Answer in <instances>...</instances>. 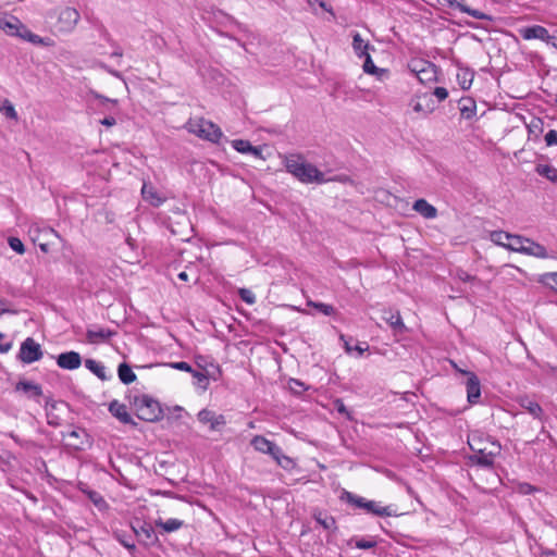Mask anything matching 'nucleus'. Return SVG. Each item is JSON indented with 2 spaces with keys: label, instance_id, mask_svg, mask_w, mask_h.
Segmentation results:
<instances>
[{
  "label": "nucleus",
  "instance_id": "43",
  "mask_svg": "<svg viewBox=\"0 0 557 557\" xmlns=\"http://www.w3.org/2000/svg\"><path fill=\"white\" fill-rule=\"evenodd\" d=\"M8 244L12 250L17 252L18 255H23L25 252V246L23 242L18 237L11 236L8 238Z\"/></svg>",
  "mask_w": 557,
  "mask_h": 557
},
{
  "label": "nucleus",
  "instance_id": "45",
  "mask_svg": "<svg viewBox=\"0 0 557 557\" xmlns=\"http://www.w3.org/2000/svg\"><path fill=\"white\" fill-rule=\"evenodd\" d=\"M238 296L247 305H253L256 302L255 294L248 288H239Z\"/></svg>",
  "mask_w": 557,
  "mask_h": 557
},
{
  "label": "nucleus",
  "instance_id": "26",
  "mask_svg": "<svg viewBox=\"0 0 557 557\" xmlns=\"http://www.w3.org/2000/svg\"><path fill=\"white\" fill-rule=\"evenodd\" d=\"M154 525L161 529L159 531L160 534L172 533L180 530L184 525V521L176 518H171L166 521H163L161 518H159L154 521Z\"/></svg>",
  "mask_w": 557,
  "mask_h": 557
},
{
  "label": "nucleus",
  "instance_id": "16",
  "mask_svg": "<svg viewBox=\"0 0 557 557\" xmlns=\"http://www.w3.org/2000/svg\"><path fill=\"white\" fill-rule=\"evenodd\" d=\"M5 32L9 36H15L23 40L26 39L25 32H29L26 25H24L16 16L10 15L9 20L3 24Z\"/></svg>",
  "mask_w": 557,
  "mask_h": 557
},
{
  "label": "nucleus",
  "instance_id": "19",
  "mask_svg": "<svg viewBox=\"0 0 557 557\" xmlns=\"http://www.w3.org/2000/svg\"><path fill=\"white\" fill-rule=\"evenodd\" d=\"M517 403L519 404L520 407L525 409L534 419L542 420L544 411L537 401L531 399L527 395H523L517 398Z\"/></svg>",
  "mask_w": 557,
  "mask_h": 557
},
{
  "label": "nucleus",
  "instance_id": "13",
  "mask_svg": "<svg viewBox=\"0 0 557 557\" xmlns=\"http://www.w3.org/2000/svg\"><path fill=\"white\" fill-rule=\"evenodd\" d=\"M109 412L121 423L132 425L133 428L137 426V422L132 418V416L127 411L126 405L121 404L117 400H112L109 404Z\"/></svg>",
  "mask_w": 557,
  "mask_h": 557
},
{
  "label": "nucleus",
  "instance_id": "54",
  "mask_svg": "<svg viewBox=\"0 0 557 557\" xmlns=\"http://www.w3.org/2000/svg\"><path fill=\"white\" fill-rule=\"evenodd\" d=\"M88 496L90 498V500L95 504V505H99L100 503H103V498L99 495V493L95 492V491H90L88 493Z\"/></svg>",
  "mask_w": 557,
  "mask_h": 557
},
{
  "label": "nucleus",
  "instance_id": "56",
  "mask_svg": "<svg viewBox=\"0 0 557 557\" xmlns=\"http://www.w3.org/2000/svg\"><path fill=\"white\" fill-rule=\"evenodd\" d=\"M264 454H268L271 457L274 456L275 454H281V447L276 445L274 442H272Z\"/></svg>",
  "mask_w": 557,
  "mask_h": 557
},
{
  "label": "nucleus",
  "instance_id": "41",
  "mask_svg": "<svg viewBox=\"0 0 557 557\" xmlns=\"http://www.w3.org/2000/svg\"><path fill=\"white\" fill-rule=\"evenodd\" d=\"M308 305L313 307L314 309H317L319 312H321L324 315H332L336 311L332 305H327L324 302L309 301Z\"/></svg>",
  "mask_w": 557,
  "mask_h": 557
},
{
  "label": "nucleus",
  "instance_id": "60",
  "mask_svg": "<svg viewBox=\"0 0 557 557\" xmlns=\"http://www.w3.org/2000/svg\"><path fill=\"white\" fill-rule=\"evenodd\" d=\"M12 348V342H5V343H2L0 342V352L1 354H7L8 351H10Z\"/></svg>",
  "mask_w": 557,
  "mask_h": 557
},
{
  "label": "nucleus",
  "instance_id": "21",
  "mask_svg": "<svg viewBox=\"0 0 557 557\" xmlns=\"http://www.w3.org/2000/svg\"><path fill=\"white\" fill-rule=\"evenodd\" d=\"M387 322L393 332V335L395 336V339L397 342L404 339L406 334L408 333V327L404 324L400 314L398 312L392 314Z\"/></svg>",
  "mask_w": 557,
  "mask_h": 557
},
{
  "label": "nucleus",
  "instance_id": "61",
  "mask_svg": "<svg viewBox=\"0 0 557 557\" xmlns=\"http://www.w3.org/2000/svg\"><path fill=\"white\" fill-rule=\"evenodd\" d=\"M111 45L115 47L114 51L111 53V57L122 58V55H123L122 48L120 46H117L115 42H112Z\"/></svg>",
  "mask_w": 557,
  "mask_h": 557
},
{
  "label": "nucleus",
  "instance_id": "35",
  "mask_svg": "<svg viewBox=\"0 0 557 557\" xmlns=\"http://www.w3.org/2000/svg\"><path fill=\"white\" fill-rule=\"evenodd\" d=\"M26 39L25 41L32 42L36 46H44V47H51L53 46V40L50 37H40L37 34H34L33 32H25Z\"/></svg>",
  "mask_w": 557,
  "mask_h": 557
},
{
  "label": "nucleus",
  "instance_id": "33",
  "mask_svg": "<svg viewBox=\"0 0 557 557\" xmlns=\"http://www.w3.org/2000/svg\"><path fill=\"white\" fill-rule=\"evenodd\" d=\"M459 110H460L462 117L469 120L475 115L476 104L470 98L461 99L459 102Z\"/></svg>",
  "mask_w": 557,
  "mask_h": 557
},
{
  "label": "nucleus",
  "instance_id": "40",
  "mask_svg": "<svg viewBox=\"0 0 557 557\" xmlns=\"http://www.w3.org/2000/svg\"><path fill=\"white\" fill-rule=\"evenodd\" d=\"M191 375L197 380V385L206 391L208 388V385H209V372H200V371H197V370H194L191 371Z\"/></svg>",
  "mask_w": 557,
  "mask_h": 557
},
{
  "label": "nucleus",
  "instance_id": "52",
  "mask_svg": "<svg viewBox=\"0 0 557 557\" xmlns=\"http://www.w3.org/2000/svg\"><path fill=\"white\" fill-rule=\"evenodd\" d=\"M433 95L437 98L438 101H444L448 97V91L445 87H436L433 91Z\"/></svg>",
  "mask_w": 557,
  "mask_h": 557
},
{
  "label": "nucleus",
  "instance_id": "34",
  "mask_svg": "<svg viewBox=\"0 0 557 557\" xmlns=\"http://www.w3.org/2000/svg\"><path fill=\"white\" fill-rule=\"evenodd\" d=\"M535 171L539 175L546 177L550 182H557V169L550 164H537Z\"/></svg>",
  "mask_w": 557,
  "mask_h": 557
},
{
  "label": "nucleus",
  "instance_id": "10",
  "mask_svg": "<svg viewBox=\"0 0 557 557\" xmlns=\"http://www.w3.org/2000/svg\"><path fill=\"white\" fill-rule=\"evenodd\" d=\"M453 364L457 371L468 376L466 382L468 401L472 405L478 404L481 396V385L479 377L473 372L458 369L455 363Z\"/></svg>",
  "mask_w": 557,
  "mask_h": 557
},
{
  "label": "nucleus",
  "instance_id": "24",
  "mask_svg": "<svg viewBox=\"0 0 557 557\" xmlns=\"http://www.w3.org/2000/svg\"><path fill=\"white\" fill-rule=\"evenodd\" d=\"M412 208L425 219H434L437 216V209L425 199L421 198L416 200Z\"/></svg>",
  "mask_w": 557,
  "mask_h": 557
},
{
  "label": "nucleus",
  "instance_id": "44",
  "mask_svg": "<svg viewBox=\"0 0 557 557\" xmlns=\"http://www.w3.org/2000/svg\"><path fill=\"white\" fill-rule=\"evenodd\" d=\"M288 386H289L290 391L296 395H300V394H302V392L308 389V387L305 385V383L297 379H290L288 381Z\"/></svg>",
  "mask_w": 557,
  "mask_h": 557
},
{
  "label": "nucleus",
  "instance_id": "53",
  "mask_svg": "<svg viewBox=\"0 0 557 557\" xmlns=\"http://www.w3.org/2000/svg\"><path fill=\"white\" fill-rule=\"evenodd\" d=\"M542 125H543V122L541 119H534V120H532L531 124L529 125V131L531 133H533L535 129H537L539 132H542Z\"/></svg>",
  "mask_w": 557,
  "mask_h": 557
},
{
  "label": "nucleus",
  "instance_id": "6",
  "mask_svg": "<svg viewBox=\"0 0 557 557\" xmlns=\"http://www.w3.org/2000/svg\"><path fill=\"white\" fill-rule=\"evenodd\" d=\"M133 534L138 537L139 543L145 547H159L160 540L151 523L136 518L131 522Z\"/></svg>",
  "mask_w": 557,
  "mask_h": 557
},
{
  "label": "nucleus",
  "instance_id": "1",
  "mask_svg": "<svg viewBox=\"0 0 557 557\" xmlns=\"http://www.w3.org/2000/svg\"><path fill=\"white\" fill-rule=\"evenodd\" d=\"M284 165L286 171L304 184H324L337 178H326L315 165L307 162L299 153H290L285 156ZM338 181H342L338 178Z\"/></svg>",
  "mask_w": 557,
  "mask_h": 557
},
{
  "label": "nucleus",
  "instance_id": "17",
  "mask_svg": "<svg viewBox=\"0 0 557 557\" xmlns=\"http://www.w3.org/2000/svg\"><path fill=\"white\" fill-rule=\"evenodd\" d=\"M438 3L447 5L451 9H458L459 11L469 14L470 16L478 20H491V16L475 9H471L463 4L459 0H436Z\"/></svg>",
  "mask_w": 557,
  "mask_h": 557
},
{
  "label": "nucleus",
  "instance_id": "12",
  "mask_svg": "<svg viewBox=\"0 0 557 557\" xmlns=\"http://www.w3.org/2000/svg\"><path fill=\"white\" fill-rule=\"evenodd\" d=\"M14 392L22 393L29 399H38L42 396V387L40 384H37L32 381L21 380L14 386Z\"/></svg>",
  "mask_w": 557,
  "mask_h": 557
},
{
  "label": "nucleus",
  "instance_id": "59",
  "mask_svg": "<svg viewBox=\"0 0 557 557\" xmlns=\"http://www.w3.org/2000/svg\"><path fill=\"white\" fill-rule=\"evenodd\" d=\"M81 434L87 436L84 430H72L66 434V436L70 438H79Z\"/></svg>",
  "mask_w": 557,
  "mask_h": 557
},
{
  "label": "nucleus",
  "instance_id": "62",
  "mask_svg": "<svg viewBox=\"0 0 557 557\" xmlns=\"http://www.w3.org/2000/svg\"><path fill=\"white\" fill-rule=\"evenodd\" d=\"M320 8H322L324 11L326 12H330V13H333L332 11V8L330 5H327V3L323 0H314Z\"/></svg>",
  "mask_w": 557,
  "mask_h": 557
},
{
  "label": "nucleus",
  "instance_id": "11",
  "mask_svg": "<svg viewBox=\"0 0 557 557\" xmlns=\"http://www.w3.org/2000/svg\"><path fill=\"white\" fill-rule=\"evenodd\" d=\"M410 107L418 114L426 116L435 110V102L431 95L423 94L413 98L410 101Z\"/></svg>",
  "mask_w": 557,
  "mask_h": 557
},
{
  "label": "nucleus",
  "instance_id": "64",
  "mask_svg": "<svg viewBox=\"0 0 557 557\" xmlns=\"http://www.w3.org/2000/svg\"><path fill=\"white\" fill-rule=\"evenodd\" d=\"M9 17H10V14H5V13L1 14L0 13V29L4 28L3 24H5V22L9 20Z\"/></svg>",
  "mask_w": 557,
  "mask_h": 557
},
{
  "label": "nucleus",
  "instance_id": "38",
  "mask_svg": "<svg viewBox=\"0 0 557 557\" xmlns=\"http://www.w3.org/2000/svg\"><path fill=\"white\" fill-rule=\"evenodd\" d=\"M272 441H269L267 437L262 435H256L252 437L250 444L251 446L260 453H265L267 449L270 447Z\"/></svg>",
  "mask_w": 557,
  "mask_h": 557
},
{
  "label": "nucleus",
  "instance_id": "42",
  "mask_svg": "<svg viewBox=\"0 0 557 557\" xmlns=\"http://www.w3.org/2000/svg\"><path fill=\"white\" fill-rule=\"evenodd\" d=\"M363 58H364L363 71L366 73H368V74H377V75L383 74V69H380V67L374 65L370 54H367Z\"/></svg>",
  "mask_w": 557,
  "mask_h": 557
},
{
  "label": "nucleus",
  "instance_id": "8",
  "mask_svg": "<svg viewBox=\"0 0 557 557\" xmlns=\"http://www.w3.org/2000/svg\"><path fill=\"white\" fill-rule=\"evenodd\" d=\"M79 20V12L74 8L66 7L59 11L54 27L58 33L70 34L75 29Z\"/></svg>",
  "mask_w": 557,
  "mask_h": 557
},
{
  "label": "nucleus",
  "instance_id": "51",
  "mask_svg": "<svg viewBox=\"0 0 557 557\" xmlns=\"http://www.w3.org/2000/svg\"><path fill=\"white\" fill-rule=\"evenodd\" d=\"M545 143L548 147L556 146L557 145V131L550 129L545 135Z\"/></svg>",
  "mask_w": 557,
  "mask_h": 557
},
{
  "label": "nucleus",
  "instance_id": "63",
  "mask_svg": "<svg viewBox=\"0 0 557 557\" xmlns=\"http://www.w3.org/2000/svg\"><path fill=\"white\" fill-rule=\"evenodd\" d=\"M546 44L552 46L553 48H555L557 50V36H550L549 35V38L547 39Z\"/></svg>",
  "mask_w": 557,
  "mask_h": 557
},
{
  "label": "nucleus",
  "instance_id": "50",
  "mask_svg": "<svg viewBox=\"0 0 557 557\" xmlns=\"http://www.w3.org/2000/svg\"><path fill=\"white\" fill-rule=\"evenodd\" d=\"M277 465H278L280 467H282L283 469H285V470H290V469H293V468L295 467V462H294V460H293L290 457L286 456V455H284V456H283V457L277 461Z\"/></svg>",
  "mask_w": 557,
  "mask_h": 557
},
{
  "label": "nucleus",
  "instance_id": "15",
  "mask_svg": "<svg viewBox=\"0 0 557 557\" xmlns=\"http://www.w3.org/2000/svg\"><path fill=\"white\" fill-rule=\"evenodd\" d=\"M57 364L61 369L75 370L82 364V357L77 351L71 350L62 352L57 357Z\"/></svg>",
  "mask_w": 557,
  "mask_h": 557
},
{
  "label": "nucleus",
  "instance_id": "32",
  "mask_svg": "<svg viewBox=\"0 0 557 557\" xmlns=\"http://www.w3.org/2000/svg\"><path fill=\"white\" fill-rule=\"evenodd\" d=\"M85 367L101 381H106L109 379V376H107L106 373V367L101 362L96 361L94 359H86Z\"/></svg>",
  "mask_w": 557,
  "mask_h": 557
},
{
  "label": "nucleus",
  "instance_id": "9",
  "mask_svg": "<svg viewBox=\"0 0 557 557\" xmlns=\"http://www.w3.org/2000/svg\"><path fill=\"white\" fill-rule=\"evenodd\" d=\"M44 356L40 344H38L33 337L25 338L20 347L17 359L23 363L29 364L40 360Z\"/></svg>",
  "mask_w": 557,
  "mask_h": 557
},
{
  "label": "nucleus",
  "instance_id": "18",
  "mask_svg": "<svg viewBox=\"0 0 557 557\" xmlns=\"http://www.w3.org/2000/svg\"><path fill=\"white\" fill-rule=\"evenodd\" d=\"M519 33L524 40L540 39L546 42L547 39L549 38L548 30L541 25L523 27L519 30Z\"/></svg>",
  "mask_w": 557,
  "mask_h": 557
},
{
  "label": "nucleus",
  "instance_id": "23",
  "mask_svg": "<svg viewBox=\"0 0 557 557\" xmlns=\"http://www.w3.org/2000/svg\"><path fill=\"white\" fill-rule=\"evenodd\" d=\"M521 253L533 256L541 259H545L548 257L546 248L543 245L535 243L530 238L525 239L523 250Z\"/></svg>",
  "mask_w": 557,
  "mask_h": 557
},
{
  "label": "nucleus",
  "instance_id": "37",
  "mask_svg": "<svg viewBox=\"0 0 557 557\" xmlns=\"http://www.w3.org/2000/svg\"><path fill=\"white\" fill-rule=\"evenodd\" d=\"M525 239L527 237L511 234L509 242L507 243V249L516 252H522Z\"/></svg>",
  "mask_w": 557,
  "mask_h": 557
},
{
  "label": "nucleus",
  "instance_id": "57",
  "mask_svg": "<svg viewBox=\"0 0 557 557\" xmlns=\"http://www.w3.org/2000/svg\"><path fill=\"white\" fill-rule=\"evenodd\" d=\"M100 124H102L107 127H111L116 124V120L113 116H106L102 120H100Z\"/></svg>",
  "mask_w": 557,
  "mask_h": 557
},
{
  "label": "nucleus",
  "instance_id": "5",
  "mask_svg": "<svg viewBox=\"0 0 557 557\" xmlns=\"http://www.w3.org/2000/svg\"><path fill=\"white\" fill-rule=\"evenodd\" d=\"M408 69L422 84L437 81V66L431 61L413 58L409 61Z\"/></svg>",
  "mask_w": 557,
  "mask_h": 557
},
{
  "label": "nucleus",
  "instance_id": "3",
  "mask_svg": "<svg viewBox=\"0 0 557 557\" xmlns=\"http://www.w3.org/2000/svg\"><path fill=\"white\" fill-rule=\"evenodd\" d=\"M128 399L138 419L146 422H157L163 418L161 405L153 397L143 394L129 396Z\"/></svg>",
  "mask_w": 557,
  "mask_h": 557
},
{
  "label": "nucleus",
  "instance_id": "46",
  "mask_svg": "<svg viewBox=\"0 0 557 557\" xmlns=\"http://www.w3.org/2000/svg\"><path fill=\"white\" fill-rule=\"evenodd\" d=\"M376 541L372 539H358L356 540V547L359 549H370L375 547Z\"/></svg>",
  "mask_w": 557,
  "mask_h": 557
},
{
  "label": "nucleus",
  "instance_id": "25",
  "mask_svg": "<svg viewBox=\"0 0 557 557\" xmlns=\"http://www.w3.org/2000/svg\"><path fill=\"white\" fill-rule=\"evenodd\" d=\"M143 198L153 207H159L163 203L164 198L159 196L158 191L151 184L144 183L141 187Z\"/></svg>",
  "mask_w": 557,
  "mask_h": 557
},
{
  "label": "nucleus",
  "instance_id": "58",
  "mask_svg": "<svg viewBox=\"0 0 557 557\" xmlns=\"http://www.w3.org/2000/svg\"><path fill=\"white\" fill-rule=\"evenodd\" d=\"M7 300L3 298H0V317L4 313H15L14 310H10L5 308Z\"/></svg>",
  "mask_w": 557,
  "mask_h": 557
},
{
  "label": "nucleus",
  "instance_id": "29",
  "mask_svg": "<svg viewBox=\"0 0 557 557\" xmlns=\"http://www.w3.org/2000/svg\"><path fill=\"white\" fill-rule=\"evenodd\" d=\"M313 518L324 530L333 532L337 530L336 520L333 516L318 511L313 513Z\"/></svg>",
  "mask_w": 557,
  "mask_h": 557
},
{
  "label": "nucleus",
  "instance_id": "4",
  "mask_svg": "<svg viewBox=\"0 0 557 557\" xmlns=\"http://www.w3.org/2000/svg\"><path fill=\"white\" fill-rule=\"evenodd\" d=\"M188 131L197 137L212 144H219L224 136L220 126L206 119H200L195 123H189Z\"/></svg>",
  "mask_w": 557,
  "mask_h": 557
},
{
  "label": "nucleus",
  "instance_id": "55",
  "mask_svg": "<svg viewBox=\"0 0 557 557\" xmlns=\"http://www.w3.org/2000/svg\"><path fill=\"white\" fill-rule=\"evenodd\" d=\"M96 98L99 99L102 104L110 103L112 107H116L117 106V100H115V99H109V98H107V97H104L102 95H99V94L96 95Z\"/></svg>",
  "mask_w": 557,
  "mask_h": 557
},
{
  "label": "nucleus",
  "instance_id": "31",
  "mask_svg": "<svg viewBox=\"0 0 557 557\" xmlns=\"http://www.w3.org/2000/svg\"><path fill=\"white\" fill-rule=\"evenodd\" d=\"M352 48L359 58H363L369 54L370 45L361 38L359 33L355 32L352 35Z\"/></svg>",
  "mask_w": 557,
  "mask_h": 557
},
{
  "label": "nucleus",
  "instance_id": "7",
  "mask_svg": "<svg viewBox=\"0 0 557 557\" xmlns=\"http://www.w3.org/2000/svg\"><path fill=\"white\" fill-rule=\"evenodd\" d=\"M339 498L342 502H345L355 509H363L368 513H373L375 516L383 517V507H380L377 503L373 500H367L366 498L358 496L346 490L342 492Z\"/></svg>",
  "mask_w": 557,
  "mask_h": 557
},
{
  "label": "nucleus",
  "instance_id": "30",
  "mask_svg": "<svg viewBox=\"0 0 557 557\" xmlns=\"http://www.w3.org/2000/svg\"><path fill=\"white\" fill-rule=\"evenodd\" d=\"M117 376H119L120 381L125 385H128V384L135 382L137 379V376L134 373V371L132 370L131 366L126 362H122L119 364Z\"/></svg>",
  "mask_w": 557,
  "mask_h": 557
},
{
  "label": "nucleus",
  "instance_id": "49",
  "mask_svg": "<svg viewBox=\"0 0 557 557\" xmlns=\"http://www.w3.org/2000/svg\"><path fill=\"white\" fill-rule=\"evenodd\" d=\"M455 276L462 282H473L476 280L475 276H472L471 274H469L467 271H465L462 269H457L455 272Z\"/></svg>",
  "mask_w": 557,
  "mask_h": 557
},
{
  "label": "nucleus",
  "instance_id": "39",
  "mask_svg": "<svg viewBox=\"0 0 557 557\" xmlns=\"http://www.w3.org/2000/svg\"><path fill=\"white\" fill-rule=\"evenodd\" d=\"M510 235L511 234L504 231H494L491 233V239L496 245L507 248V243L509 242Z\"/></svg>",
  "mask_w": 557,
  "mask_h": 557
},
{
  "label": "nucleus",
  "instance_id": "22",
  "mask_svg": "<svg viewBox=\"0 0 557 557\" xmlns=\"http://www.w3.org/2000/svg\"><path fill=\"white\" fill-rule=\"evenodd\" d=\"M112 535L114 540L128 550L129 555H134L136 552V545L132 533L117 529L113 531Z\"/></svg>",
  "mask_w": 557,
  "mask_h": 557
},
{
  "label": "nucleus",
  "instance_id": "48",
  "mask_svg": "<svg viewBox=\"0 0 557 557\" xmlns=\"http://www.w3.org/2000/svg\"><path fill=\"white\" fill-rule=\"evenodd\" d=\"M168 366L171 367L172 369H176V370L185 371V372H189V373H191V371H193L191 366L186 361L171 362Z\"/></svg>",
  "mask_w": 557,
  "mask_h": 557
},
{
  "label": "nucleus",
  "instance_id": "14",
  "mask_svg": "<svg viewBox=\"0 0 557 557\" xmlns=\"http://www.w3.org/2000/svg\"><path fill=\"white\" fill-rule=\"evenodd\" d=\"M197 418L201 423H209L211 431H220L221 426L226 424V419L223 414H215L209 409H202L198 412Z\"/></svg>",
  "mask_w": 557,
  "mask_h": 557
},
{
  "label": "nucleus",
  "instance_id": "36",
  "mask_svg": "<svg viewBox=\"0 0 557 557\" xmlns=\"http://www.w3.org/2000/svg\"><path fill=\"white\" fill-rule=\"evenodd\" d=\"M0 112H2L5 117L10 120L17 121L18 119L17 112L9 99L0 100Z\"/></svg>",
  "mask_w": 557,
  "mask_h": 557
},
{
  "label": "nucleus",
  "instance_id": "27",
  "mask_svg": "<svg viewBox=\"0 0 557 557\" xmlns=\"http://www.w3.org/2000/svg\"><path fill=\"white\" fill-rule=\"evenodd\" d=\"M474 78L473 70L458 65L457 81L463 90L470 89Z\"/></svg>",
  "mask_w": 557,
  "mask_h": 557
},
{
  "label": "nucleus",
  "instance_id": "28",
  "mask_svg": "<svg viewBox=\"0 0 557 557\" xmlns=\"http://www.w3.org/2000/svg\"><path fill=\"white\" fill-rule=\"evenodd\" d=\"M114 335H115L114 331H112L110 329H103V327H101L97 331L87 330V332H86V337H87L88 342L92 343V344L109 339Z\"/></svg>",
  "mask_w": 557,
  "mask_h": 557
},
{
  "label": "nucleus",
  "instance_id": "20",
  "mask_svg": "<svg viewBox=\"0 0 557 557\" xmlns=\"http://www.w3.org/2000/svg\"><path fill=\"white\" fill-rule=\"evenodd\" d=\"M232 147L240 153L251 154L257 159H263L262 151L260 147H255L251 145L249 140L246 139H234L232 141Z\"/></svg>",
  "mask_w": 557,
  "mask_h": 557
},
{
  "label": "nucleus",
  "instance_id": "47",
  "mask_svg": "<svg viewBox=\"0 0 557 557\" xmlns=\"http://www.w3.org/2000/svg\"><path fill=\"white\" fill-rule=\"evenodd\" d=\"M537 488L529 483H519L516 487V491L519 493V494H522V495H529V494H532L536 491Z\"/></svg>",
  "mask_w": 557,
  "mask_h": 557
},
{
  "label": "nucleus",
  "instance_id": "2",
  "mask_svg": "<svg viewBox=\"0 0 557 557\" xmlns=\"http://www.w3.org/2000/svg\"><path fill=\"white\" fill-rule=\"evenodd\" d=\"M468 443L470 449L473 451V454L469 456L471 463L483 468H492L494 466V459L502 450V446L496 440L473 433L469 436Z\"/></svg>",
  "mask_w": 557,
  "mask_h": 557
}]
</instances>
